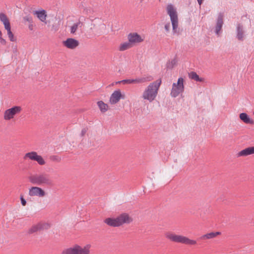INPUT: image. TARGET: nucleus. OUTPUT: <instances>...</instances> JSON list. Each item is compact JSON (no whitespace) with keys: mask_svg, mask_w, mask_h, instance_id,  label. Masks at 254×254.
I'll return each instance as SVG.
<instances>
[{"mask_svg":"<svg viewBox=\"0 0 254 254\" xmlns=\"http://www.w3.org/2000/svg\"><path fill=\"white\" fill-rule=\"evenodd\" d=\"M119 226L125 223H130L132 221V218L127 213H123L117 217Z\"/></svg>","mask_w":254,"mask_h":254,"instance_id":"13","label":"nucleus"},{"mask_svg":"<svg viewBox=\"0 0 254 254\" xmlns=\"http://www.w3.org/2000/svg\"><path fill=\"white\" fill-rule=\"evenodd\" d=\"M144 38L143 35H140L135 32L130 33L127 36V39L132 46L143 42Z\"/></svg>","mask_w":254,"mask_h":254,"instance_id":"10","label":"nucleus"},{"mask_svg":"<svg viewBox=\"0 0 254 254\" xmlns=\"http://www.w3.org/2000/svg\"><path fill=\"white\" fill-rule=\"evenodd\" d=\"M176 64V61L175 60H173L171 61H169L167 64V67L169 69H172Z\"/></svg>","mask_w":254,"mask_h":254,"instance_id":"30","label":"nucleus"},{"mask_svg":"<svg viewBox=\"0 0 254 254\" xmlns=\"http://www.w3.org/2000/svg\"><path fill=\"white\" fill-rule=\"evenodd\" d=\"M6 30L7 31V36H8L9 40L11 42H16V40H17L16 38L14 35L13 33L12 32V31L11 30V28L6 29Z\"/></svg>","mask_w":254,"mask_h":254,"instance_id":"26","label":"nucleus"},{"mask_svg":"<svg viewBox=\"0 0 254 254\" xmlns=\"http://www.w3.org/2000/svg\"><path fill=\"white\" fill-rule=\"evenodd\" d=\"M81 26L80 22L78 21L77 23H74L70 27V32L71 34H74L77 30L78 27Z\"/></svg>","mask_w":254,"mask_h":254,"instance_id":"27","label":"nucleus"},{"mask_svg":"<svg viewBox=\"0 0 254 254\" xmlns=\"http://www.w3.org/2000/svg\"><path fill=\"white\" fill-rule=\"evenodd\" d=\"M37 152L35 151H31L28 153H26L23 159L24 160H30L33 161L34 160V157L37 155Z\"/></svg>","mask_w":254,"mask_h":254,"instance_id":"23","label":"nucleus"},{"mask_svg":"<svg viewBox=\"0 0 254 254\" xmlns=\"http://www.w3.org/2000/svg\"><path fill=\"white\" fill-rule=\"evenodd\" d=\"M254 154V146L249 147L240 151L239 156H247Z\"/></svg>","mask_w":254,"mask_h":254,"instance_id":"16","label":"nucleus"},{"mask_svg":"<svg viewBox=\"0 0 254 254\" xmlns=\"http://www.w3.org/2000/svg\"><path fill=\"white\" fill-rule=\"evenodd\" d=\"M2 36V33L1 31L0 30V36Z\"/></svg>","mask_w":254,"mask_h":254,"instance_id":"37","label":"nucleus"},{"mask_svg":"<svg viewBox=\"0 0 254 254\" xmlns=\"http://www.w3.org/2000/svg\"><path fill=\"white\" fill-rule=\"evenodd\" d=\"M91 248L90 244L83 246L76 244L64 250L62 254H90Z\"/></svg>","mask_w":254,"mask_h":254,"instance_id":"3","label":"nucleus"},{"mask_svg":"<svg viewBox=\"0 0 254 254\" xmlns=\"http://www.w3.org/2000/svg\"><path fill=\"white\" fill-rule=\"evenodd\" d=\"M165 236L168 240L174 243L190 246L195 245L197 244L196 241L194 240L190 239L183 235L176 234L172 232H166Z\"/></svg>","mask_w":254,"mask_h":254,"instance_id":"2","label":"nucleus"},{"mask_svg":"<svg viewBox=\"0 0 254 254\" xmlns=\"http://www.w3.org/2000/svg\"><path fill=\"white\" fill-rule=\"evenodd\" d=\"M161 84L160 79L157 80L150 83L144 89L142 94V98L152 102L156 98L158 90Z\"/></svg>","mask_w":254,"mask_h":254,"instance_id":"1","label":"nucleus"},{"mask_svg":"<svg viewBox=\"0 0 254 254\" xmlns=\"http://www.w3.org/2000/svg\"><path fill=\"white\" fill-rule=\"evenodd\" d=\"M33 161H36L40 165H44L46 164L44 159L42 156L38 155V153H37Z\"/></svg>","mask_w":254,"mask_h":254,"instance_id":"25","label":"nucleus"},{"mask_svg":"<svg viewBox=\"0 0 254 254\" xmlns=\"http://www.w3.org/2000/svg\"><path fill=\"white\" fill-rule=\"evenodd\" d=\"M184 79L182 77H179L177 82L173 83L171 91L172 97H176L184 91Z\"/></svg>","mask_w":254,"mask_h":254,"instance_id":"7","label":"nucleus"},{"mask_svg":"<svg viewBox=\"0 0 254 254\" xmlns=\"http://www.w3.org/2000/svg\"><path fill=\"white\" fill-rule=\"evenodd\" d=\"M28 194L30 196L43 197L46 195V191L38 187H32L29 189Z\"/></svg>","mask_w":254,"mask_h":254,"instance_id":"11","label":"nucleus"},{"mask_svg":"<svg viewBox=\"0 0 254 254\" xmlns=\"http://www.w3.org/2000/svg\"><path fill=\"white\" fill-rule=\"evenodd\" d=\"M49 227V225L45 223H39L37 224L33 225L28 230L29 234H32L44 229H48Z\"/></svg>","mask_w":254,"mask_h":254,"instance_id":"14","label":"nucleus"},{"mask_svg":"<svg viewBox=\"0 0 254 254\" xmlns=\"http://www.w3.org/2000/svg\"><path fill=\"white\" fill-rule=\"evenodd\" d=\"M221 233L220 232H212L206 233L203 235L201 237V239L202 240H206L215 238L217 236L220 235Z\"/></svg>","mask_w":254,"mask_h":254,"instance_id":"18","label":"nucleus"},{"mask_svg":"<svg viewBox=\"0 0 254 254\" xmlns=\"http://www.w3.org/2000/svg\"><path fill=\"white\" fill-rule=\"evenodd\" d=\"M170 23H168V24H166L165 26V30L167 31H168L169 30V29H170Z\"/></svg>","mask_w":254,"mask_h":254,"instance_id":"34","label":"nucleus"},{"mask_svg":"<svg viewBox=\"0 0 254 254\" xmlns=\"http://www.w3.org/2000/svg\"><path fill=\"white\" fill-rule=\"evenodd\" d=\"M63 45L64 47L70 50L76 49L79 45V41L72 38H68L63 41Z\"/></svg>","mask_w":254,"mask_h":254,"instance_id":"12","label":"nucleus"},{"mask_svg":"<svg viewBox=\"0 0 254 254\" xmlns=\"http://www.w3.org/2000/svg\"><path fill=\"white\" fill-rule=\"evenodd\" d=\"M29 29L30 30H33V24H31L29 25Z\"/></svg>","mask_w":254,"mask_h":254,"instance_id":"35","label":"nucleus"},{"mask_svg":"<svg viewBox=\"0 0 254 254\" xmlns=\"http://www.w3.org/2000/svg\"><path fill=\"white\" fill-rule=\"evenodd\" d=\"M97 104L102 113H106L109 109L108 105L102 101L97 102Z\"/></svg>","mask_w":254,"mask_h":254,"instance_id":"21","label":"nucleus"},{"mask_svg":"<svg viewBox=\"0 0 254 254\" xmlns=\"http://www.w3.org/2000/svg\"><path fill=\"white\" fill-rule=\"evenodd\" d=\"M239 118L240 120L246 124L254 125V121L250 118V117L245 113L240 114Z\"/></svg>","mask_w":254,"mask_h":254,"instance_id":"15","label":"nucleus"},{"mask_svg":"<svg viewBox=\"0 0 254 254\" xmlns=\"http://www.w3.org/2000/svg\"><path fill=\"white\" fill-rule=\"evenodd\" d=\"M237 38L240 40H243L244 38V32L242 28L239 25L237 27Z\"/></svg>","mask_w":254,"mask_h":254,"instance_id":"29","label":"nucleus"},{"mask_svg":"<svg viewBox=\"0 0 254 254\" xmlns=\"http://www.w3.org/2000/svg\"><path fill=\"white\" fill-rule=\"evenodd\" d=\"M0 20L4 25L5 30L11 28L9 20L4 13H0Z\"/></svg>","mask_w":254,"mask_h":254,"instance_id":"19","label":"nucleus"},{"mask_svg":"<svg viewBox=\"0 0 254 254\" xmlns=\"http://www.w3.org/2000/svg\"><path fill=\"white\" fill-rule=\"evenodd\" d=\"M0 43L2 45H5L6 44V41L3 38L2 36H0Z\"/></svg>","mask_w":254,"mask_h":254,"instance_id":"32","label":"nucleus"},{"mask_svg":"<svg viewBox=\"0 0 254 254\" xmlns=\"http://www.w3.org/2000/svg\"><path fill=\"white\" fill-rule=\"evenodd\" d=\"M22 111V108L19 106H14L6 109L3 113V119L5 121L14 120L15 117Z\"/></svg>","mask_w":254,"mask_h":254,"instance_id":"4","label":"nucleus"},{"mask_svg":"<svg viewBox=\"0 0 254 254\" xmlns=\"http://www.w3.org/2000/svg\"><path fill=\"white\" fill-rule=\"evenodd\" d=\"M104 222L108 225L112 227H119L117 218H107L104 220Z\"/></svg>","mask_w":254,"mask_h":254,"instance_id":"20","label":"nucleus"},{"mask_svg":"<svg viewBox=\"0 0 254 254\" xmlns=\"http://www.w3.org/2000/svg\"><path fill=\"white\" fill-rule=\"evenodd\" d=\"M152 80L150 76L136 78L126 79L121 80L116 82V83H122L123 84H139L142 83L146 82H149Z\"/></svg>","mask_w":254,"mask_h":254,"instance_id":"8","label":"nucleus"},{"mask_svg":"<svg viewBox=\"0 0 254 254\" xmlns=\"http://www.w3.org/2000/svg\"><path fill=\"white\" fill-rule=\"evenodd\" d=\"M24 20L26 21H28L30 23H32V19L31 17H29V16H25L24 17Z\"/></svg>","mask_w":254,"mask_h":254,"instance_id":"33","label":"nucleus"},{"mask_svg":"<svg viewBox=\"0 0 254 254\" xmlns=\"http://www.w3.org/2000/svg\"><path fill=\"white\" fill-rule=\"evenodd\" d=\"M29 180L31 183L36 185H48L51 183L48 176L43 174L31 176L29 177Z\"/></svg>","mask_w":254,"mask_h":254,"instance_id":"5","label":"nucleus"},{"mask_svg":"<svg viewBox=\"0 0 254 254\" xmlns=\"http://www.w3.org/2000/svg\"><path fill=\"white\" fill-rule=\"evenodd\" d=\"M223 25V19L222 16H219L218 18L216 26V33L218 34L220 31Z\"/></svg>","mask_w":254,"mask_h":254,"instance_id":"24","label":"nucleus"},{"mask_svg":"<svg viewBox=\"0 0 254 254\" xmlns=\"http://www.w3.org/2000/svg\"><path fill=\"white\" fill-rule=\"evenodd\" d=\"M34 14L36 15L40 21L46 23V20L47 15L45 10L35 11L34 12Z\"/></svg>","mask_w":254,"mask_h":254,"instance_id":"17","label":"nucleus"},{"mask_svg":"<svg viewBox=\"0 0 254 254\" xmlns=\"http://www.w3.org/2000/svg\"><path fill=\"white\" fill-rule=\"evenodd\" d=\"M166 9L167 13L170 17L173 30L176 32L178 26V17L176 9L171 4L167 6Z\"/></svg>","mask_w":254,"mask_h":254,"instance_id":"6","label":"nucleus"},{"mask_svg":"<svg viewBox=\"0 0 254 254\" xmlns=\"http://www.w3.org/2000/svg\"><path fill=\"white\" fill-rule=\"evenodd\" d=\"M133 46H132V45L130 44L129 41L128 40L127 42L122 43L120 45V46L118 48V50L120 51H126L129 49H130Z\"/></svg>","mask_w":254,"mask_h":254,"instance_id":"22","label":"nucleus"},{"mask_svg":"<svg viewBox=\"0 0 254 254\" xmlns=\"http://www.w3.org/2000/svg\"><path fill=\"white\" fill-rule=\"evenodd\" d=\"M189 77L190 78L193 79L195 81H202V80L199 77V76L195 72H190L189 73Z\"/></svg>","mask_w":254,"mask_h":254,"instance_id":"28","label":"nucleus"},{"mask_svg":"<svg viewBox=\"0 0 254 254\" xmlns=\"http://www.w3.org/2000/svg\"><path fill=\"white\" fill-rule=\"evenodd\" d=\"M198 3L200 5L202 2V0H197Z\"/></svg>","mask_w":254,"mask_h":254,"instance_id":"36","label":"nucleus"},{"mask_svg":"<svg viewBox=\"0 0 254 254\" xmlns=\"http://www.w3.org/2000/svg\"><path fill=\"white\" fill-rule=\"evenodd\" d=\"M20 200H21V203L22 205L25 206L26 204V200L24 198V197L22 195H20Z\"/></svg>","mask_w":254,"mask_h":254,"instance_id":"31","label":"nucleus"},{"mask_svg":"<svg viewBox=\"0 0 254 254\" xmlns=\"http://www.w3.org/2000/svg\"><path fill=\"white\" fill-rule=\"evenodd\" d=\"M125 98V94L122 92V91L118 89L115 90L111 94L109 102L111 104H116L118 103L121 99H124Z\"/></svg>","mask_w":254,"mask_h":254,"instance_id":"9","label":"nucleus"}]
</instances>
